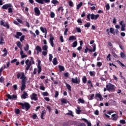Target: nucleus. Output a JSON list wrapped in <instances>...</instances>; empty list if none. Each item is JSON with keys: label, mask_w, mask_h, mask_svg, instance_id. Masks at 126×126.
<instances>
[{"label": "nucleus", "mask_w": 126, "mask_h": 126, "mask_svg": "<svg viewBox=\"0 0 126 126\" xmlns=\"http://www.w3.org/2000/svg\"><path fill=\"white\" fill-rule=\"evenodd\" d=\"M88 51H89V52H90L91 53H92V51L91 50V49L88 48V47H87V46L86 47V49H85V54H86L87 53V52H88Z\"/></svg>", "instance_id": "nucleus-30"}, {"label": "nucleus", "mask_w": 126, "mask_h": 126, "mask_svg": "<svg viewBox=\"0 0 126 126\" xmlns=\"http://www.w3.org/2000/svg\"><path fill=\"white\" fill-rule=\"evenodd\" d=\"M76 30L78 33H81V29L80 28L76 27Z\"/></svg>", "instance_id": "nucleus-44"}, {"label": "nucleus", "mask_w": 126, "mask_h": 126, "mask_svg": "<svg viewBox=\"0 0 126 126\" xmlns=\"http://www.w3.org/2000/svg\"><path fill=\"white\" fill-rule=\"evenodd\" d=\"M42 50L43 51H45V52H47L48 51V45H44L42 47Z\"/></svg>", "instance_id": "nucleus-34"}, {"label": "nucleus", "mask_w": 126, "mask_h": 126, "mask_svg": "<svg viewBox=\"0 0 126 126\" xmlns=\"http://www.w3.org/2000/svg\"><path fill=\"white\" fill-rule=\"evenodd\" d=\"M58 96H59V92L56 91H55V98L58 97Z\"/></svg>", "instance_id": "nucleus-61"}, {"label": "nucleus", "mask_w": 126, "mask_h": 126, "mask_svg": "<svg viewBox=\"0 0 126 126\" xmlns=\"http://www.w3.org/2000/svg\"><path fill=\"white\" fill-rule=\"evenodd\" d=\"M61 102L62 104H67V100L64 98L61 99Z\"/></svg>", "instance_id": "nucleus-29"}, {"label": "nucleus", "mask_w": 126, "mask_h": 126, "mask_svg": "<svg viewBox=\"0 0 126 126\" xmlns=\"http://www.w3.org/2000/svg\"><path fill=\"white\" fill-rule=\"evenodd\" d=\"M18 105L21 106V109L23 110H26V111H28L31 106L30 104L28 102H25L24 103L22 102H18Z\"/></svg>", "instance_id": "nucleus-2"}, {"label": "nucleus", "mask_w": 126, "mask_h": 126, "mask_svg": "<svg viewBox=\"0 0 126 126\" xmlns=\"http://www.w3.org/2000/svg\"><path fill=\"white\" fill-rule=\"evenodd\" d=\"M69 41H73V40H76V37L74 35L70 36L68 39Z\"/></svg>", "instance_id": "nucleus-25"}, {"label": "nucleus", "mask_w": 126, "mask_h": 126, "mask_svg": "<svg viewBox=\"0 0 126 126\" xmlns=\"http://www.w3.org/2000/svg\"><path fill=\"white\" fill-rule=\"evenodd\" d=\"M9 7H12V5L10 3H7V4H4L2 6V9H7L9 8Z\"/></svg>", "instance_id": "nucleus-12"}, {"label": "nucleus", "mask_w": 126, "mask_h": 126, "mask_svg": "<svg viewBox=\"0 0 126 126\" xmlns=\"http://www.w3.org/2000/svg\"><path fill=\"white\" fill-rule=\"evenodd\" d=\"M12 7H13V6L12 7H9V8H8V13H11L13 12V10H12Z\"/></svg>", "instance_id": "nucleus-35"}, {"label": "nucleus", "mask_w": 126, "mask_h": 126, "mask_svg": "<svg viewBox=\"0 0 126 126\" xmlns=\"http://www.w3.org/2000/svg\"><path fill=\"white\" fill-rule=\"evenodd\" d=\"M82 5H83V3L82 2H80L78 4H77L76 7L77 10H78Z\"/></svg>", "instance_id": "nucleus-20"}, {"label": "nucleus", "mask_w": 126, "mask_h": 126, "mask_svg": "<svg viewBox=\"0 0 126 126\" xmlns=\"http://www.w3.org/2000/svg\"><path fill=\"white\" fill-rule=\"evenodd\" d=\"M95 98H99L100 101H103L104 99L103 97H102V95L100 94H96L95 95Z\"/></svg>", "instance_id": "nucleus-16"}, {"label": "nucleus", "mask_w": 126, "mask_h": 126, "mask_svg": "<svg viewBox=\"0 0 126 126\" xmlns=\"http://www.w3.org/2000/svg\"><path fill=\"white\" fill-rule=\"evenodd\" d=\"M55 14L54 12H51L50 13V17L51 18H54L55 17Z\"/></svg>", "instance_id": "nucleus-42"}, {"label": "nucleus", "mask_w": 126, "mask_h": 126, "mask_svg": "<svg viewBox=\"0 0 126 126\" xmlns=\"http://www.w3.org/2000/svg\"><path fill=\"white\" fill-rule=\"evenodd\" d=\"M105 7H106V10H110V4L109 3L106 4Z\"/></svg>", "instance_id": "nucleus-46"}, {"label": "nucleus", "mask_w": 126, "mask_h": 126, "mask_svg": "<svg viewBox=\"0 0 126 126\" xmlns=\"http://www.w3.org/2000/svg\"><path fill=\"white\" fill-rule=\"evenodd\" d=\"M22 36V32H16V35H15L14 37L15 38H16L17 39H19V36Z\"/></svg>", "instance_id": "nucleus-17"}, {"label": "nucleus", "mask_w": 126, "mask_h": 126, "mask_svg": "<svg viewBox=\"0 0 126 126\" xmlns=\"http://www.w3.org/2000/svg\"><path fill=\"white\" fill-rule=\"evenodd\" d=\"M82 82H83V83H84V84H85L87 82V78H86V76H84L83 77Z\"/></svg>", "instance_id": "nucleus-27"}, {"label": "nucleus", "mask_w": 126, "mask_h": 126, "mask_svg": "<svg viewBox=\"0 0 126 126\" xmlns=\"http://www.w3.org/2000/svg\"><path fill=\"white\" fill-rule=\"evenodd\" d=\"M72 47L75 48L77 46V42L76 41H74L72 44Z\"/></svg>", "instance_id": "nucleus-43"}, {"label": "nucleus", "mask_w": 126, "mask_h": 126, "mask_svg": "<svg viewBox=\"0 0 126 126\" xmlns=\"http://www.w3.org/2000/svg\"><path fill=\"white\" fill-rule=\"evenodd\" d=\"M21 97L22 99H26V98L28 97V94L25 92H24Z\"/></svg>", "instance_id": "nucleus-15"}, {"label": "nucleus", "mask_w": 126, "mask_h": 126, "mask_svg": "<svg viewBox=\"0 0 126 126\" xmlns=\"http://www.w3.org/2000/svg\"><path fill=\"white\" fill-rule=\"evenodd\" d=\"M68 3L69 6H73V2H72L71 1H69Z\"/></svg>", "instance_id": "nucleus-62"}, {"label": "nucleus", "mask_w": 126, "mask_h": 126, "mask_svg": "<svg viewBox=\"0 0 126 126\" xmlns=\"http://www.w3.org/2000/svg\"><path fill=\"white\" fill-rule=\"evenodd\" d=\"M6 97L8 98V99H16L17 98V95L15 94H13L12 96L10 95V94H8L6 95Z\"/></svg>", "instance_id": "nucleus-14"}, {"label": "nucleus", "mask_w": 126, "mask_h": 126, "mask_svg": "<svg viewBox=\"0 0 126 126\" xmlns=\"http://www.w3.org/2000/svg\"><path fill=\"white\" fill-rule=\"evenodd\" d=\"M67 32H68V29L66 28L64 32V35H67Z\"/></svg>", "instance_id": "nucleus-51"}, {"label": "nucleus", "mask_w": 126, "mask_h": 126, "mask_svg": "<svg viewBox=\"0 0 126 126\" xmlns=\"http://www.w3.org/2000/svg\"><path fill=\"white\" fill-rule=\"evenodd\" d=\"M49 36L50 43L52 47H54V40H55V38L54 37V36H53V34L52 33H50L49 34Z\"/></svg>", "instance_id": "nucleus-7"}, {"label": "nucleus", "mask_w": 126, "mask_h": 126, "mask_svg": "<svg viewBox=\"0 0 126 126\" xmlns=\"http://www.w3.org/2000/svg\"><path fill=\"white\" fill-rule=\"evenodd\" d=\"M35 1L40 4H44V0H35Z\"/></svg>", "instance_id": "nucleus-32"}, {"label": "nucleus", "mask_w": 126, "mask_h": 126, "mask_svg": "<svg viewBox=\"0 0 126 126\" xmlns=\"http://www.w3.org/2000/svg\"><path fill=\"white\" fill-rule=\"evenodd\" d=\"M106 88H107V91H112L114 92L115 91V85L112 84L111 83H108L106 85Z\"/></svg>", "instance_id": "nucleus-5"}, {"label": "nucleus", "mask_w": 126, "mask_h": 126, "mask_svg": "<svg viewBox=\"0 0 126 126\" xmlns=\"http://www.w3.org/2000/svg\"><path fill=\"white\" fill-rule=\"evenodd\" d=\"M37 94L35 93H32V95L31 96V100H34V101H37L38 100V98H37Z\"/></svg>", "instance_id": "nucleus-13"}, {"label": "nucleus", "mask_w": 126, "mask_h": 126, "mask_svg": "<svg viewBox=\"0 0 126 126\" xmlns=\"http://www.w3.org/2000/svg\"><path fill=\"white\" fill-rule=\"evenodd\" d=\"M120 25H121V31H125L126 24L124 23V21H121L119 23Z\"/></svg>", "instance_id": "nucleus-11"}, {"label": "nucleus", "mask_w": 126, "mask_h": 126, "mask_svg": "<svg viewBox=\"0 0 126 126\" xmlns=\"http://www.w3.org/2000/svg\"><path fill=\"white\" fill-rule=\"evenodd\" d=\"M42 95L43 96H48V95H49V94L48 93V92H45L42 93Z\"/></svg>", "instance_id": "nucleus-58"}, {"label": "nucleus", "mask_w": 126, "mask_h": 126, "mask_svg": "<svg viewBox=\"0 0 126 126\" xmlns=\"http://www.w3.org/2000/svg\"><path fill=\"white\" fill-rule=\"evenodd\" d=\"M53 63L54 65H57V64H58V59L57 58H54L53 59Z\"/></svg>", "instance_id": "nucleus-24"}, {"label": "nucleus", "mask_w": 126, "mask_h": 126, "mask_svg": "<svg viewBox=\"0 0 126 126\" xmlns=\"http://www.w3.org/2000/svg\"><path fill=\"white\" fill-rule=\"evenodd\" d=\"M40 90H42L43 91H45V87L44 86H40Z\"/></svg>", "instance_id": "nucleus-60"}, {"label": "nucleus", "mask_w": 126, "mask_h": 126, "mask_svg": "<svg viewBox=\"0 0 126 126\" xmlns=\"http://www.w3.org/2000/svg\"><path fill=\"white\" fill-rule=\"evenodd\" d=\"M45 114H46V110H44L41 111V119L42 120H44V116H45Z\"/></svg>", "instance_id": "nucleus-21"}, {"label": "nucleus", "mask_w": 126, "mask_h": 126, "mask_svg": "<svg viewBox=\"0 0 126 126\" xmlns=\"http://www.w3.org/2000/svg\"><path fill=\"white\" fill-rule=\"evenodd\" d=\"M24 50L26 51V52H27L28 50H29V44H26V46L24 47Z\"/></svg>", "instance_id": "nucleus-36"}, {"label": "nucleus", "mask_w": 126, "mask_h": 126, "mask_svg": "<svg viewBox=\"0 0 126 126\" xmlns=\"http://www.w3.org/2000/svg\"><path fill=\"white\" fill-rule=\"evenodd\" d=\"M40 29L42 33H45L46 32V31H47V29H46V28H44L43 27H41L40 28Z\"/></svg>", "instance_id": "nucleus-31"}, {"label": "nucleus", "mask_w": 126, "mask_h": 126, "mask_svg": "<svg viewBox=\"0 0 126 126\" xmlns=\"http://www.w3.org/2000/svg\"><path fill=\"white\" fill-rule=\"evenodd\" d=\"M111 117H112L113 121H117V120L119 119V116L116 114L112 115Z\"/></svg>", "instance_id": "nucleus-18"}, {"label": "nucleus", "mask_w": 126, "mask_h": 126, "mask_svg": "<svg viewBox=\"0 0 126 126\" xmlns=\"http://www.w3.org/2000/svg\"><path fill=\"white\" fill-rule=\"evenodd\" d=\"M0 24L2 26L4 27H6L7 29H9V24H8V22H6L4 23L3 20L0 21Z\"/></svg>", "instance_id": "nucleus-8"}, {"label": "nucleus", "mask_w": 126, "mask_h": 126, "mask_svg": "<svg viewBox=\"0 0 126 126\" xmlns=\"http://www.w3.org/2000/svg\"><path fill=\"white\" fill-rule=\"evenodd\" d=\"M60 41H61V42L62 43H63V42H64V40H63V35H61V36H60Z\"/></svg>", "instance_id": "nucleus-57"}, {"label": "nucleus", "mask_w": 126, "mask_h": 126, "mask_svg": "<svg viewBox=\"0 0 126 126\" xmlns=\"http://www.w3.org/2000/svg\"><path fill=\"white\" fill-rule=\"evenodd\" d=\"M21 76V77H20ZM17 78L19 79V78H20V79L22 80V86L21 87V91H23L25 90V88H26V76H25V75L24 74V72L22 73L21 74L18 73L17 74Z\"/></svg>", "instance_id": "nucleus-1"}, {"label": "nucleus", "mask_w": 126, "mask_h": 126, "mask_svg": "<svg viewBox=\"0 0 126 126\" xmlns=\"http://www.w3.org/2000/svg\"><path fill=\"white\" fill-rule=\"evenodd\" d=\"M30 59L31 61H29V60L27 59L25 62V63L26 65H27L26 68V70H29V68H30L31 65H32V64H35V62H34L33 57H30Z\"/></svg>", "instance_id": "nucleus-3"}, {"label": "nucleus", "mask_w": 126, "mask_h": 126, "mask_svg": "<svg viewBox=\"0 0 126 126\" xmlns=\"http://www.w3.org/2000/svg\"><path fill=\"white\" fill-rule=\"evenodd\" d=\"M25 35H22L21 37H20V42H23V41H24V40H25Z\"/></svg>", "instance_id": "nucleus-37"}, {"label": "nucleus", "mask_w": 126, "mask_h": 126, "mask_svg": "<svg viewBox=\"0 0 126 126\" xmlns=\"http://www.w3.org/2000/svg\"><path fill=\"white\" fill-rule=\"evenodd\" d=\"M82 121H84V122H85V123H87V124L88 126H92L91 123L89 122L88 120H87L85 118H82Z\"/></svg>", "instance_id": "nucleus-19"}, {"label": "nucleus", "mask_w": 126, "mask_h": 126, "mask_svg": "<svg viewBox=\"0 0 126 126\" xmlns=\"http://www.w3.org/2000/svg\"><path fill=\"white\" fill-rule=\"evenodd\" d=\"M35 15L36 16H39L40 14H41V12L40 11V10L39 9V8L38 7H35L34 8Z\"/></svg>", "instance_id": "nucleus-9"}, {"label": "nucleus", "mask_w": 126, "mask_h": 126, "mask_svg": "<svg viewBox=\"0 0 126 126\" xmlns=\"http://www.w3.org/2000/svg\"><path fill=\"white\" fill-rule=\"evenodd\" d=\"M90 25H91L90 23V22H88L86 24L84 25V26L86 28H89V27H90Z\"/></svg>", "instance_id": "nucleus-38"}, {"label": "nucleus", "mask_w": 126, "mask_h": 126, "mask_svg": "<svg viewBox=\"0 0 126 126\" xmlns=\"http://www.w3.org/2000/svg\"><path fill=\"white\" fill-rule=\"evenodd\" d=\"M65 85L67 87V89H68L69 91H71V86H70V85L66 83H65Z\"/></svg>", "instance_id": "nucleus-28"}, {"label": "nucleus", "mask_w": 126, "mask_h": 126, "mask_svg": "<svg viewBox=\"0 0 126 126\" xmlns=\"http://www.w3.org/2000/svg\"><path fill=\"white\" fill-rule=\"evenodd\" d=\"M78 103H81V104L85 103V101L84 100V99H83V98H78Z\"/></svg>", "instance_id": "nucleus-26"}, {"label": "nucleus", "mask_w": 126, "mask_h": 126, "mask_svg": "<svg viewBox=\"0 0 126 126\" xmlns=\"http://www.w3.org/2000/svg\"><path fill=\"white\" fill-rule=\"evenodd\" d=\"M15 114H16L17 115H19V114H20V110H19V109H15Z\"/></svg>", "instance_id": "nucleus-47"}, {"label": "nucleus", "mask_w": 126, "mask_h": 126, "mask_svg": "<svg viewBox=\"0 0 126 126\" xmlns=\"http://www.w3.org/2000/svg\"><path fill=\"white\" fill-rule=\"evenodd\" d=\"M49 62H52L53 61V55L52 54H49Z\"/></svg>", "instance_id": "nucleus-48"}, {"label": "nucleus", "mask_w": 126, "mask_h": 126, "mask_svg": "<svg viewBox=\"0 0 126 126\" xmlns=\"http://www.w3.org/2000/svg\"><path fill=\"white\" fill-rule=\"evenodd\" d=\"M66 115H68V116H71L72 117H73V114H72V111H70V112L67 113Z\"/></svg>", "instance_id": "nucleus-59"}, {"label": "nucleus", "mask_w": 126, "mask_h": 126, "mask_svg": "<svg viewBox=\"0 0 126 126\" xmlns=\"http://www.w3.org/2000/svg\"><path fill=\"white\" fill-rule=\"evenodd\" d=\"M59 71H60V72H62V71H64V67H63V66L59 65Z\"/></svg>", "instance_id": "nucleus-22"}, {"label": "nucleus", "mask_w": 126, "mask_h": 126, "mask_svg": "<svg viewBox=\"0 0 126 126\" xmlns=\"http://www.w3.org/2000/svg\"><path fill=\"white\" fill-rule=\"evenodd\" d=\"M17 46L19 47V48H21V42H20V41H18L17 43Z\"/></svg>", "instance_id": "nucleus-55"}, {"label": "nucleus", "mask_w": 126, "mask_h": 126, "mask_svg": "<svg viewBox=\"0 0 126 126\" xmlns=\"http://www.w3.org/2000/svg\"><path fill=\"white\" fill-rule=\"evenodd\" d=\"M93 47V50L91 49L92 53V52H95L96 51V44H94Z\"/></svg>", "instance_id": "nucleus-41"}, {"label": "nucleus", "mask_w": 126, "mask_h": 126, "mask_svg": "<svg viewBox=\"0 0 126 126\" xmlns=\"http://www.w3.org/2000/svg\"><path fill=\"white\" fill-rule=\"evenodd\" d=\"M120 124H122L123 125H125V124H126V120H121L120 121Z\"/></svg>", "instance_id": "nucleus-52"}, {"label": "nucleus", "mask_w": 126, "mask_h": 126, "mask_svg": "<svg viewBox=\"0 0 126 126\" xmlns=\"http://www.w3.org/2000/svg\"><path fill=\"white\" fill-rule=\"evenodd\" d=\"M37 68H38V74H40L41 71H42V67L41 66V60L37 61Z\"/></svg>", "instance_id": "nucleus-6"}, {"label": "nucleus", "mask_w": 126, "mask_h": 126, "mask_svg": "<svg viewBox=\"0 0 126 126\" xmlns=\"http://www.w3.org/2000/svg\"><path fill=\"white\" fill-rule=\"evenodd\" d=\"M90 16H91V19L93 20H97L98 18H99V17L100 16L99 14H96L95 15L94 14H90V13L88 14L87 16V18L89 20H90Z\"/></svg>", "instance_id": "nucleus-4"}, {"label": "nucleus", "mask_w": 126, "mask_h": 126, "mask_svg": "<svg viewBox=\"0 0 126 126\" xmlns=\"http://www.w3.org/2000/svg\"><path fill=\"white\" fill-rule=\"evenodd\" d=\"M35 50L37 52H42V48L39 45H37L36 46Z\"/></svg>", "instance_id": "nucleus-23"}, {"label": "nucleus", "mask_w": 126, "mask_h": 126, "mask_svg": "<svg viewBox=\"0 0 126 126\" xmlns=\"http://www.w3.org/2000/svg\"><path fill=\"white\" fill-rule=\"evenodd\" d=\"M109 31H110L111 34H114V32L115 31V29H114V28H110Z\"/></svg>", "instance_id": "nucleus-40"}, {"label": "nucleus", "mask_w": 126, "mask_h": 126, "mask_svg": "<svg viewBox=\"0 0 126 126\" xmlns=\"http://www.w3.org/2000/svg\"><path fill=\"white\" fill-rule=\"evenodd\" d=\"M107 61H111V54H109L106 58Z\"/></svg>", "instance_id": "nucleus-45"}, {"label": "nucleus", "mask_w": 126, "mask_h": 126, "mask_svg": "<svg viewBox=\"0 0 126 126\" xmlns=\"http://www.w3.org/2000/svg\"><path fill=\"white\" fill-rule=\"evenodd\" d=\"M37 115L36 114H33V115H32V118L33 120H36L37 119Z\"/></svg>", "instance_id": "nucleus-54"}, {"label": "nucleus", "mask_w": 126, "mask_h": 126, "mask_svg": "<svg viewBox=\"0 0 126 126\" xmlns=\"http://www.w3.org/2000/svg\"><path fill=\"white\" fill-rule=\"evenodd\" d=\"M0 44H4V42H3V41H4L3 37H1L0 38Z\"/></svg>", "instance_id": "nucleus-50"}, {"label": "nucleus", "mask_w": 126, "mask_h": 126, "mask_svg": "<svg viewBox=\"0 0 126 126\" xmlns=\"http://www.w3.org/2000/svg\"><path fill=\"white\" fill-rule=\"evenodd\" d=\"M120 56H121V58H122V59H125L126 57V55H125V54L123 52H121Z\"/></svg>", "instance_id": "nucleus-39"}, {"label": "nucleus", "mask_w": 126, "mask_h": 126, "mask_svg": "<svg viewBox=\"0 0 126 126\" xmlns=\"http://www.w3.org/2000/svg\"><path fill=\"white\" fill-rule=\"evenodd\" d=\"M78 110H76V113L77 115H80V113L81 112V110H80V107H77Z\"/></svg>", "instance_id": "nucleus-33"}, {"label": "nucleus", "mask_w": 126, "mask_h": 126, "mask_svg": "<svg viewBox=\"0 0 126 126\" xmlns=\"http://www.w3.org/2000/svg\"><path fill=\"white\" fill-rule=\"evenodd\" d=\"M96 65L98 67H100V66H102V63L101 62H97Z\"/></svg>", "instance_id": "nucleus-56"}, {"label": "nucleus", "mask_w": 126, "mask_h": 126, "mask_svg": "<svg viewBox=\"0 0 126 126\" xmlns=\"http://www.w3.org/2000/svg\"><path fill=\"white\" fill-rule=\"evenodd\" d=\"M52 3H53V4H56V3H59V1L57 0H52L51 1Z\"/></svg>", "instance_id": "nucleus-49"}, {"label": "nucleus", "mask_w": 126, "mask_h": 126, "mask_svg": "<svg viewBox=\"0 0 126 126\" xmlns=\"http://www.w3.org/2000/svg\"><path fill=\"white\" fill-rule=\"evenodd\" d=\"M71 82L72 83H75L76 84H79L80 83V80L78 79L77 77L74 78H72Z\"/></svg>", "instance_id": "nucleus-10"}, {"label": "nucleus", "mask_w": 126, "mask_h": 126, "mask_svg": "<svg viewBox=\"0 0 126 126\" xmlns=\"http://www.w3.org/2000/svg\"><path fill=\"white\" fill-rule=\"evenodd\" d=\"M47 51H43L42 52V55L44 57H46V56H47Z\"/></svg>", "instance_id": "nucleus-64"}, {"label": "nucleus", "mask_w": 126, "mask_h": 126, "mask_svg": "<svg viewBox=\"0 0 126 126\" xmlns=\"http://www.w3.org/2000/svg\"><path fill=\"white\" fill-rule=\"evenodd\" d=\"M4 82V78H3L2 76H1L0 78V83H2V82Z\"/></svg>", "instance_id": "nucleus-53"}, {"label": "nucleus", "mask_w": 126, "mask_h": 126, "mask_svg": "<svg viewBox=\"0 0 126 126\" xmlns=\"http://www.w3.org/2000/svg\"><path fill=\"white\" fill-rule=\"evenodd\" d=\"M17 85L15 84L13 86V88H14V90H17Z\"/></svg>", "instance_id": "nucleus-63"}]
</instances>
